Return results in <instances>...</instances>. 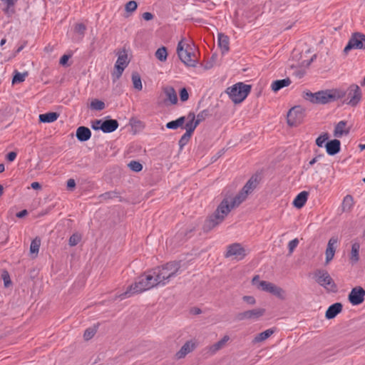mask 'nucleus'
<instances>
[{"label": "nucleus", "mask_w": 365, "mask_h": 365, "mask_svg": "<svg viewBox=\"0 0 365 365\" xmlns=\"http://www.w3.org/2000/svg\"><path fill=\"white\" fill-rule=\"evenodd\" d=\"M272 294L276 296L277 297H278L280 299H285V298H286L285 291L282 288H281L278 286H276Z\"/></svg>", "instance_id": "46"}, {"label": "nucleus", "mask_w": 365, "mask_h": 365, "mask_svg": "<svg viewBox=\"0 0 365 365\" xmlns=\"http://www.w3.org/2000/svg\"><path fill=\"white\" fill-rule=\"evenodd\" d=\"M76 135L79 141L84 142L91 138V132L88 128L80 126L76 130Z\"/></svg>", "instance_id": "19"}, {"label": "nucleus", "mask_w": 365, "mask_h": 365, "mask_svg": "<svg viewBox=\"0 0 365 365\" xmlns=\"http://www.w3.org/2000/svg\"><path fill=\"white\" fill-rule=\"evenodd\" d=\"M185 121V116L180 117L179 118H178L175 120L168 122L166 124V128L168 129H173V130L177 129L179 127H181L184 124Z\"/></svg>", "instance_id": "36"}, {"label": "nucleus", "mask_w": 365, "mask_h": 365, "mask_svg": "<svg viewBox=\"0 0 365 365\" xmlns=\"http://www.w3.org/2000/svg\"><path fill=\"white\" fill-rule=\"evenodd\" d=\"M251 91V86L237 83L227 88V93L235 103L242 102Z\"/></svg>", "instance_id": "5"}, {"label": "nucleus", "mask_w": 365, "mask_h": 365, "mask_svg": "<svg viewBox=\"0 0 365 365\" xmlns=\"http://www.w3.org/2000/svg\"><path fill=\"white\" fill-rule=\"evenodd\" d=\"M349 133V129L346 128V122L341 120L335 126L334 135L336 138H340L344 135H347Z\"/></svg>", "instance_id": "22"}, {"label": "nucleus", "mask_w": 365, "mask_h": 365, "mask_svg": "<svg viewBox=\"0 0 365 365\" xmlns=\"http://www.w3.org/2000/svg\"><path fill=\"white\" fill-rule=\"evenodd\" d=\"M120 197V193L118 192H117L116 190H113L101 194L99 196V198L101 199V200H108L110 199H113Z\"/></svg>", "instance_id": "39"}, {"label": "nucleus", "mask_w": 365, "mask_h": 365, "mask_svg": "<svg viewBox=\"0 0 365 365\" xmlns=\"http://www.w3.org/2000/svg\"><path fill=\"white\" fill-rule=\"evenodd\" d=\"M165 94V101H170L171 104H176L178 102V97L175 89L171 86H167L163 88Z\"/></svg>", "instance_id": "27"}, {"label": "nucleus", "mask_w": 365, "mask_h": 365, "mask_svg": "<svg viewBox=\"0 0 365 365\" xmlns=\"http://www.w3.org/2000/svg\"><path fill=\"white\" fill-rule=\"evenodd\" d=\"M364 297L365 290L361 287H356L351 290L349 300L352 305H359L364 301Z\"/></svg>", "instance_id": "12"}, {"label": "nucleus", "mask_w": 365, "mask_h": 365, "mask_svg": "<svg viewBox=\"0 0 365 365\" xmlns=\"http://www.w3.org/2000/svg\"><path fill=\"white\" fill-rule=\"evenodd\" d=\"M277 285L273 283L267 282V281H261L259 282V287L264 292L272 294L274 288Z\"/></svg>", "instance_id": "38"}, {"label": "nucleus", "mask_w": 365, "mask_h": 365, "mask_svg": "<svg viewBox=\"0 0 365 365\" xmlns=\"http://www.w3.org/2000/svg\"><path fill=\"white\" fill-rule=\"evenodd\" d=\"M1 279L4 281L5 287H9L11 284V280L10 278L9 273L6 270H3L1 272Z\"/></svg>", "instance_id": "47"}, {"label": "nucleus", "mask_w": 365, "mask_h": 365, "mask_svg": "<svg viewBox=\"0 0 365 365\" xmlns=\"http://www.w3.org/2000/svg\"><path fill=\"white\" fill-rule=\"evenodd\" d=\"M218 45L222 53L227 52L230 49L229 38L222 34H218Z\"/></svg>", "instance_id": "31"}, {"label": "nucleus", "mask_w": 365, "mask_h": 365, "mask_svg": "<svg viewBox=\"0 0 365 365\" xmlns=\"http://www.w3.org/2000/svg\"><path fill=\"white\" fill-rule=\"evenodd\" d=\"M353 205V197L349 195L345 196L341 205L343 212H349L351 210Z\"/></svg>", "instance_id": "35"}, {"label": "nucleus", "mask_w": 365, "mask_h": 365, "mask_svg": "<svg viewBox=\"0 0 365 365\" xmlns=\"http://www.w3.org/2000/svg\"><path fill=\"white\" fill-rule=\"evenodd\" d=\"M117 55L118 59L115 62V67L123 68L125 69L129 63L126 51L123 49V51H119Z\"/></svg>", "instance_id": "21"}, {"label": "nucleus", "mask_w": 365, "mask_h": 365, "mask_svg": "<svg viewBox=\"0 0 365 365\" xmlns=\"http://www.w3.org/2000/svg\"><path fill=\"white\" fill-rule=\"evenodd\" d=\"M132 81L133 84V87L138 91H141L143 88V85L141 82L140 76L138 73H134L132 74Z\"/></svg>", "instance_id": "40"}, {"label": "nucleus", "mask_w": 365, "mask_h": 365, "mask_svg": "<svg viewBox=\"0 0 365 365\" xmlns=\"http://www.w3.org/2000/svg\"><path fill=\"white\" fill-rule=\"evenodd\" d=\"M4 4H6L7 6V8H6V11H9V8L13 6L16 2L17 1V0H1Z\"/></svg>", "instance_id": "60"}, {"label": "nucleus", "mask_w": 365, "mask_h": 365, "mask_svg": "<svg viewBox=\"0 0 365 365\" xmlns=\"http://www.w3.org/2000/svg\"><path fill=\"white\" fill-rule=\"evenodd\" d=\"M86 27L83 24H77L75 26V31L81 36V38L84 36Z\"/></svg>", "instance_id": "51"}, {"label": "nucleus", "mask_w": 365, "mask_h": 365, "mask_svg": "<svg viewBox=\"0 0 365 365\" xmlns=\"http://www.w3.org/2000/svg\"><path fill=\"white\" fill-rule=\"evenodd\" d=\"M58 114L54 112L41 114L39 120L42 123H52L57 120Z\"/></svg>", "instance_id": "33"}, {"label": "nucleus", "mask_w": 365, "mask_h": 365, "mask_svg": "<svg viewBox=\"0 0 365 365\" xmlns=\"http://www.w3.org/2000/svg\"><path fill=\"white\" fill-rule=\"evenodd\" d=\"M180 98L181 101L185 102L189 98V94L185 88H183L180 91Z\"/></svg>", "instance_id": "55"}, {"label": "nucleus", "mask_w": 365, "mask_h": 365, "mask_svg": "<svg viewBox=\"0 0 365 365\" xmlns=\"http://www.w3.org/2000/svg\"><path fill=\"white\" fill-rule=\"evenodd\" d=\"M230 337L227 335L223 336V338L215 344H212L210 346L209 350L213 354H215L217 351L222 349L225 344L229 341Z\"/></svg>", "instance_id": "30"}, {"label": "nucleus", "mask_w": 365, "mask_h": 365, "mask_svg": "<svg viewBox=\"0 0 365 365\" xmlns=\"http://www.w3.org/2000/svg\"><path fill=\"white\" fill-rule=\"evenodd\" d=\"M324 156V154H317L314 158H312L309 162V165L312 166L314 163H316L319 159H321Z\"/></svg>", "instance_id": "58"}, {"label": "nucleus", "mask_w": 365, "mask_h": 365, "mask_svg": "<svg viewBox=\"0 0 365 365\" xmlns=\"http://www.w3.org/2000/svg\"><path fill=\"white\" fill-rule=\"evenodd\" d=\"M96 332L95 328H88L85 331L83 337L86 340H89L95 335Z\"/></svg>", "instance_id": "49"}, {"label": "nucleus", "mask_w": 365, "mask_h": 365, "mask_svg": "<svg viewBox=\"0 0 365 365\" xmlns=\"http://www.w3.org/2000/svg\"><path fill=\"white\" fill-rule=\"evenodd\" d=\"M360 244L359 242H354L351 246L350 259L352 262L356 263L359 259Z\"/></svg>", "instance_id": "34"}, {"label": "nucleus", "mask_w": 365, "mask_h": 365, "mask_svg": "<svg viewBox=\"0 0 365 365\" xmlns=\"http://www.w3.org/2000/svg\"><path fill=\"white\" fill-rule=\"evenodd\" d=\"M91 108L93 110H102L105 108V103L101 101L96 99L91 103Z\"/></svg>", "instance_id": "42"}, {"label": "nucleus", "mask_w": 365, "mask_h": 365, "mask_svg": "<svg viewBox=\"0 0 365 365\" xmlns=\"http://www.w3.org/2000/svg\"><path fill=\"white\" fill-rule=\"evenodd\" d=\"M102 123L103 122L101 121V120H95L92 121L91 127L93 130H98V129L101 130V123Z\"/></svg>", "instance_id": "56"}, {"label": "nucleus", "mask_w": 365, "mask_h": 365, "mask_svg": "<svg viewBox=\"0 0 365 365\" xmlns=\"http://www.w3.org/2000/svg\"><path fill=\"white\" fill-rule=\"evenodd\" d=\"M308 197V192L302 191L299 193L293 201V205L297 208L302 207L306 203Z\"/></svg>", "instance_id": "29"}, {"label": "nucleus", "mask_w": 365, "mask_h": 365, "mask_svg": "<svg viewBox=\"0 0 365 365\" xmlns=\"http://www.w3.org/2000/svg\"><path fill=\"white\" fill-rule=\"evenodd\" d=\"M347 93L349 101L347 104L351 106H356L361 99V91L360 88L356 84H351L347 89Z\"/></svg>", "instance_id": "11"}, {"label": "nucleus", "mask_w": 365, "mask_h": 365, "mask_svg": "<svg viewBox=\"0 0 365 365\" xmlns=\"http://www.w3.org/2000/svg\"><path fill=\"white\" fill-rule=\"evenodd\" d=\"M242 299L245 302L251 305H253L256 303L255 299L252 296H244Z\"/></svg>", "instance_id": "57"}, {"label": "nucleus", "mask_w": 365, "mask_h": 365, "mask_svg": "<svg viewBox=\"0 0 365 365\" xmlns=\"http://www.w3.org/2000/svg\"><path fill=\"white\" fill-rule=\"evenodd\" d=\"M81 240V236L77 234H73L69 238V245L71 246L76 245Z\"/></svg>", "instance_id": "53"}, {"label": "nucleus", "mask_w": 365, "mask_h": 365, "mask_svg": "<svg viewBox=\"0 0 365 365\" xmlns=\"http://www.w3.org/2000/svg\"><path fill=\"white\" fill-rule=\"evenodd\" d=\"M314 279L316 282L324 289L329 291H335L336 285L327 271L324 269H317L314 272Z\"/></svg>", "instance_id": "6"}, {"label": "nucleus", "mask_w": 365, "mask_h": 365, "mask_svg": "<svg viewBox=\"0 0 365 365\" xmlns=\"http://www.w3.org/2000/svg\"><path fill=\"white\" fill-rule=\"evenodd\" d=\"M27 75V72L19 73L18 71H16L15 75L13 77L12 83H18L24 81Z\"/></svg>", "instance_id": "41"}, {"label": "nucleus", "mask_w": 365, "mask_h": 365, "mask_svg": "<svg viewBox=\"0 0 365 365\" xmlns=\"http://www.w3.org/2000/svg\"><path fill=\"white\" fill-rule=\"evenodd\" d=\"M248 194L245 192L244 190H241L237 195H236L235 197H228L230 198V202L232 204V207L234 208L237 207L242 202H243L247 197Z\"/></svg>", "instance_id": "24"}, {"label": "nucleus", "mask_w": 365, "mask_h": 365, "mask_svg": "<svg viewBox=\"0 0 365 365\" xmlns=\"http://www.w3.org/2000/svg\"><path fill=\"white\" fill-rule=\"evenodd\" d=\"M180 269V262H169L151 269L158 286H165L170 279L175 277Z\"/></svg>", "instance_id": "2"}, {"label": "nucleus", "mask_w": 365, "mask_h": 365, "mask_svg": "<svg viewBox=\"0 0 365 365\" xmlns=\"http://www.w3.org/2000/svg\"><path fill=\"white\" fill-rule=\"evenodd\" d=\"M329 139V134L327 133L320 135L316 140V144L318 147H323L325 142Z\"/></svg>", "instance_id": "45"}, {"label": "nucleus", "mask_w": 365, "mask_h": 365, "mask_svg": "<svg viewBox=\"0 0 365 365\" xmlns=\"http://www.w3.org/2000/svg\"><path fill=\"white\" fill-rule=\"evenodd\" d=\"M274 333V329H268L265 330L264 331H262V332L257 334L254 337V339L252 340V343L258 344V343L262 342V341H265L266 339H267L269 337H270Z\"/></svg>", "instance_id": "26"}, {"label": "nucleus", "mask_w": 365, "mask_h": 365, "mask_svg": "<svg viewBox=\"0 0 365 365\" xmlns=\"http://www.w3.org/2000/svg\"><path fill=\"white\" fill-rule=\"evenodd\" d=\"M195 50V46L184 42V39H182L178 43L177 53L178 57L187 66L195 67L197 63Z\"/></svg>", "instance_id": "4"}, {"label": "nucleus", "mask_w": 365, "mask_h": 365, "mask_svg": "<svg viewBox=\"0 0 365 365\" xmlns=\"http://www.w3.org/2000/svg\"><path fill=\"white\" fill-rule=\"evenodd\" d=\"M232 209H234V207L230 202V198L225 197L217 206L215 212V215H218L220 217H222V219L224 220Z\"/></svg>", "instance_id": "13"}, {"label": "nucleus", "mask_w": 365, "mask_h": 365, "mask_svg": "<svg viewBox=\"0 0 365 365\" xmlns=\"http://www.w3.org/2000/svg\"><path fill=\"white\" fill-rule=\"evenodd\" d=\"M304 117V110L300 106H294L287 113V123L290 126H297L303 121Z\"/></svg>", "instance_id": "9"}, {"label": "nucleus", "mask_w": 365, "mask_h": 365, "mask_svg": "<svg viewBox=\"0 0 365 365\" xmlns=\"http://www.w3.org/2000/svg\"><path fill=\"white\" fill-rule=\"evenodd\" d=\"M342 310V304L341 303H334L327 309L325 317L328 319L334 318Z\"/></svg>", "instance_id": "20"}, {"label": "nucleus", "mask_w": 365, "mask_h": 365, "mask_svg": "<svg viewBox=\"0 0 365 365\" xmlns=\"http://www.w3.org/2000/svg\"><path fill=\"white\" fill-rule=\"evenodd\" d=\"M69 56L68 55H63V56H61V59H60V64L61 65H66L68 58H69Z\"/></svg>", "instance_id": "63"}, {"label": "nucleus", "mask_w": 365, "mask_h": 365, "mask_svg": "<svg viewBox=\"0 0 365 365\" xmlns=\"http://www.w3.org/2000/svg\"><path fill=\"white\" fill-rule=\"evenodd\" d=\"M27 214H28L27 210H23L21 212L16 213V215L19 218H22V217H25Z\"/></svg>", "instance_id": "64"}, {"label": "nucleus", "mask_w": 365, "mask_h": 365, "mask_svg": "<svg viewBox=\"0 0 365 365\" xmlns=\"http://www.w3.org/2000/svg\"><path fill=\"white\" fill-rule=\"evenodd\" d=\"M223 221L224 220L222 219V217H220L218 215H215V212H214L206 219L204 222L202 229L204 232H208L221 224Z\"/></svg>", "instance_id": "14"}, {"label": "nucleus", "mask_w": 365, "mask_h": 365, "mask_svg": "<svg viewBox=\"0 0 365 365\" xmlns=\"http://www.w3.org/2000/svg\"><path fill=\"white\" fill-rule=\"evenodd\" d=\"M247 255L246 250L240 243L232 244L227 247L225 257L228 258L233 257L237 260H241Z\"/></svg>", "instance_id": "10"}, {"label": "nucleus", "mask_w": 365, "mask_h": 365, "mask_svg": "<svg viewBox=\"0 0 365 365\" xmlns=\"http://www.w3.org/2000/svg\"><path fill=\"white\" fill-rule=\"evenodd\" d=\"M16 152H10L6 155V160L9 162L14 161L16 158Z\"/></svg>", "instance_id": "59"}, {"label": "nucleus", "mask_w": 365, "mask_h": 365, "mask_svg": "<svg viewBox=\"0 0 365 365\" xmlns=\"http://www.w3.org/2000/svg\"><path fill=\"white\" fill-rule=\"evenodd\" d=\"M118 125L116 120H106L101 123V130L106 133H112L118 128Z\"/></svg>", "instance_id": "18"}, {"label": "nucleus", "mask_w": 365, "mask_h": 365, "mask_svg": "<svg viewBox=\"0 0 365 365\" xmlns=\"http://www.w3.org/2000/svg\"><path fill=\"white\" fill-rule=\"evenodd\" d=\"M138 6L137 2L135 1H130L126 3L125 9L128 12H133L136 10Z\"/></svg>", "instance_id": "48"}, {"label": "nucleus", "mask_w": 365, "mask_h": 365, "mask_svg": "<svg viewBox=\"0 0 365 365\" xmlns=\"http://www.w3.org/2000/svg\"><path fill=\"white\" fill-rule=\"evenodd\" d=\"M207 115V113L206 110L201 111L200 113H199L197 115L196 118H195V123L197 125H199L200 122H202V120H204L205 119Z\"/></svg>", "instance_id": "54"}, {"label": "nucleus", "mask_w": 365, "mask_h": 365, "mask_svg": "<svg viewBox=\"0 0 365 365\" xmlns=\"http://www.w3.org/2000/svg\"><path fill=\"white\" fill-rule=\"evenodd\" d=\"M196 347V344L192 341L185 342L180 349L176 353V357L178 359L184 358L187 354L192 352Z\"/></svg>", "instance_id": "16"}, {"label": "nucleus", "mask_w": 365, "mask_h": 365, "mask_svg": "<svg viewBox=\"0 0 365 365\" xmlns=\"http://www.w3.org/2000/svg\"><path fill=\"white\" fill-rule=\"evenodd\" d=\"M337 242L338 240L336 237H331L328 242L325 252L327 264H328L334 258Z\"/></svg>", "instance_id": "15"}, {"label": "nucleus", "mask_w": 365, "mask_h": 365, "mask_svg": "<svg viewBox=\"0 0 365 365\" xmlns=\"http://www.w3.org/2000/svg\"><path fill=\"white\" fill-rule=\"evenodd\" d=\"M346 93L341 90L332 89L320 91L316 93L307 92L304 98L315 104H327L342 98Z\"/></svg>", "instance_id": "3"}, {"label": "nucleus", "mask_w": 365, "mask_h": 365, "mask_svg": "<svg viewBox=\"0 0 365 365\" xmlns=\"http://www.w3.org/2000/svg\"><path fill=\"white\" fill-rule=\"evenodd\" d=\"M157 283L155 280L152 271L150 270L145 274L139 276L126 289V291L118 297L124 299L137 294L142 293L145 291L149 290L155 287H157Z\"/></svg>", "instance_id": "1"}, {"label": "nucleus", "mask_w": 365, "mask_h": 365, "mask_svg": "<svg viewBox=\"0 0 365 365\" xmlns=\"http://www.w3.org/2000/svg\"><path fill=\"white\" fill-rule=\"evenodd\" d=\"M340 141L337 139H334L327 142L325 144V148L329 155H334L340 151Z\"/></svg>", "instance_id": "17"}, {"label": "nucleus", "mask_w": 365, "mask_h": 365, "mask_svg": "<svg viewBox=\"0 0 365 365\" xmlns=\"http://www.w3.org/2000/svg\"><path fill=\"white\" fill-rule=\"evenodd\" d=\"M191 135H190L186 132L182 135V137L180 138V139L178 142L179 147H180V150H182L183 148V147L187 144V143L189 142V140L191 138Z\"/></svg>", "instance_id": "43"}, {"label": "nucleus", "mask_w": 365, "mask_h": 365, "mask_svg": "<svg viewBox=\"0 0 365 365\" xmlns=\"http://www.w3.org/2000/svg\"><path fill=\"white\" fill-rule=\"evenodd\" d=\"M128 166L129 167V168L134 171V172H140V170H142L143 169V165L141 163H140L138 161H135V160H132L130 161Z\"/></svg>", "instance_id": "44"}, {"label": "nucleus", "mask_w": 365, "mask_h": 365, "mask_svg": "<svg viewBox=\"0 0 365 365\" xmlns=\"http://www.w3.org/2000/svg\"><path fill=\"white\" fill-rule=\"evenodd\" d=\"M143 18L145 21H150V20H152L153 19V14H151L150 12H145V13L143 14Z\"/></svg>", "instance_id": "61"}, {"label": "nucleus", "mask_w": 365, "mask_h": 365, "mask_svg": "<svg viewBox=\"0 0 365 365\" xmlns=\"http://www.w3.org/2000/svg\"><path fill=\"white\" fill-rule=\"evenodd\" d=\"M123 71L124 69L123 68L115 67L114 71L112 73V77L114 81L121 76Z\"/></svg>", "instance_id": "50"}, {"label": "nucleus", "mask_w": 365, "mask_h": 365, "mask_svg": "<svg viewBox=\"0 0 365 365\" xmlns=\"http://www.w3.org/2000/svg\"><path fill=\"white\" fill-rule=\"evenodd\" d=\"M41 242V240L38 237L34 238L31 242L29 252L31 255H34V257H36L38 253Z\"/></svg>", "instance_id": "32"}, {"label": "nucleus", "mask_w": 365, "mask_h": 365, "mask_svg": "<svg viewBox=\"0 0 365 365\" xmlns=\"http://www.w3.org/2000/svg\"><path fill=\"white\" fill-rule=\"evenodd\" d=\"M259 183L258 176L253 175L250 180L247 182V183L242 187V190L245 191L247 194L251 193L257 186Z\"/></svg>", "instance_id": "23"}, {"label": "nucleus", "mask_w": 365, "mask_h": 365, "mask_svg": "<svg viewBox=\"0 0 365 365\" xmlns=\"http://www.w3.org/2000/svg\"><path fill=\"white\" fill-rule=\"evenodd\" d=\"M265 314L264 308H255L239 312L236 315V319L238 321H258Z\"/></svg>", "instance_id": "8"}, {"label": "nucleus", "mask_w": 365, "mask_h": 365, "mask_svg": "<svg viewBox=\"0 0 365 365\" xmlns=\"http://www.w3.org/2000/svg\"><path fill=\"white\" fill-rule=\"evenodd\" d=\"M156 58L159 61L164 62L167 60L168 58V52L167 48L165 46H162L159 48L155 53Z\"/></svg>", "instance_id": "37"}, {"label": "nucleus", "mask_w": 365, "mask_h": 365, "mask_svg": "<svg viewBox=\"0 0 365 365\" xmlns=\"http://www.w3.org/2000/svg\"><path fill=\"white\" fill-rule=\"evenodd\" d=\"M352 49H365V35L356 32L349 38L348 43L344 49V53L347 54Z\"/></svg>", "instance_id": "7"}, {"label": "nucleus", "mask_w": 365, "mask_h": 365, "mask_svg": "<svg viewBox=\"0 0 365 365\" xmlns=\"http://www.w3.org/2000/svg\"><path fill=\"white\" fill-rule=\"evenodd\" d=\"M298 244H299V240L297 238H295L289 242L288 248H289V255L292 254L294 249L297 247Z\"/></svg>", "instance_id": "52"}, {"label": "nucleus", "mask_w": 365, "mask_h": 365, "mask_svg": "<svg viewBox=\"0 0 365 365\" xmlns=\"http://www.w3.org/2000/svg\"><path fill=\"white\" fill-rule=\"evenodd\" d=\"M292 81L289 78H286L281 80H277L272 82L271 88L274 92H277L280 89L289 86Z\"/></svg>", "instance_id": "25"}, {"label": "nucleus", "mask_w": 365, "mask_h": 365, "mask_svg": "<svg viewBox=\"0 0 365 365\" xmlns=\"http://www.w3.org/2000/svg\"><path fill=\"white\" fill-rule=\"evenodd\" d=\"M76 187V182L73 179H69L67 181V187L68 189H73Z\"/></svg>", "instance_id": "62"}, {"label": "nucleus", "mask_w": 365, "mask_h": 365, "mask_svg": "<svg viewBox=\"0 0 365 365\" xmlns=\"http://www.w3.org/2000/svg\"><path fill=\"white\" fill-rule=\"evenodd\" d=\"M188 121L185 123L186 133L192 135L196 127L198 125L195 120V115L193 113H190L187 117Z\"/></svg>", "instance_id": "28"}]
</instances>
